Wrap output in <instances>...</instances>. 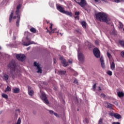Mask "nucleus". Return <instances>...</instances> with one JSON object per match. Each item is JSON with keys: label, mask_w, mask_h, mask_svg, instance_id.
Listing matches in <instances>:
<instances>
[{"label": "nucleus", "mask_w": 124, "mask_h": 124, "mask_svg": "<svg viewBox=\"0 0 124 124\" xmlns=\"http://www.w3.org/2000/svg\"><path fill=\"white\" fill-rule=\"evenodd\" d=\"M93 53L95 58H100V51L97 47H95L93 49Z\"/></svg>", "instance_id": "8"}, {"label": "nucleus", "mask_w": 124, "mask_h": 124, "mask_svg": "<svg viewBox=\"0 0 124 124\" xmlns=\"http://www.w3.org/2000/svg\"><path fill=\"white\" fill-rule=\"evenodd\" d=\"M107 54L108 58H110V57H111V54L109 52H108Z\"/></svg>", "instance_id": "41"}, {"label": "nucleus", "mask_w": 124, "mask_h": 124, "mask_svg": "<svg viewBox=\"0 0 124 124\" xmlns=\"http://www.w3.org/2000/svg\"><path fill=\"white\" fill-rule=\"evenodd\" d=\"M2 97L5 98V99H7V98H8V96L5 93H3L2 94Z\"/></svg>", "instance_id": "29"}, {"label": "nucleus", "mask_w": 124, "mask_h": 124, "mask_svg": "<svg viewBox=\"0 0 124 124\" xmlns=\"http://www.w3.org/2000/svg\"><path fill=\"white\" fill-rule=\"evenodd\" d=\"M124 1V0H114V2H116L117 3H119V2H122Z\"/></svg>", "instance_id": "31"}, {"label": "nucleus", "mask_w": 124, "mask_h": 124, "mask_svg": "<svg viewBox=\"0 0 124 124\" xmlns=\"http://www.w3.org/2000/svg\"><path fill=\"white\" fill-rule=\"evenodd\" d=\"M21 7H22V5H18L16 7V15H17V18H18L16 22V25L17 28L19 27V26L20 25V15H19V13H20V9H21Z\"/></svg>", "instance_id": "4"}, {"label": "nucleus", "mask_w": 124, "mask_h": 124, "mask_svg": "<svg viewBox=\"0 0 124 124\" xmlns=\"http://www.w3.org/2000/svg\"><path fill=\"white\" fill-rule=\"evenodd\" d=\"M93 91H95V89L96 88V83H94L93 86Z\"/></svg>", "instance_id": "32"}, {"label": "nucleus", "mask_w": 124, "mask_h": 124, "mask_svg": "<svg viewBox=\"0 0 124 124\" xmlns=\"http://www.w3.org/2000/svg\"><path fill=\"white\" fill-rule=\"evenodd\" d=\"M13 38H14V40H15V39H16V36H13Z\"/></svg>", "instance_id": "57"}, {"label": "nucleus", "mask_w": 124, "mask_h": 124, "mask_svg": "<svg viewBox=\"0 0 124 124\" xmlns=\"http://www.w3.org/2000/svg\"><path fill=\"white\" fill-rule=\"evenodd\" d=\"M49 112L51 115H53L55 112H54V111L52 110H49Z\"/></svg>", "instance_id": "37"}, {"label": "nucleus", "mask_w": 124, "mask_h": 124, "mask_svg": "<svg viewBox=\"0 0 124 124\" xmlns=\"http://www.w3.org/2000/svg\"><path fill=\"white\" fill-rule=\"evenodd\" d=\"M78 75V73L75 72L74 73V76H77Z\"/></svg>", "instance_id": "44"}, {"label": "nucleus", "mask_w": 124, "mask_h": 124, "mask_svg": "<svg viewBox=\"0 0 124 124\" xmlns=\"http://www.w3.org/2000/svg\"><path fill=\"white\" fill-rule=\"evenodd\" d=\"M112 124H120V122H116L112 123Z\"/></svg>", "instance_id": "47"}, {"label": "nucleus", "mask_w": 124, "mask_h": 124, "mask_svg": "<svg viewBox=\"0 0 124 124\" xmlns=\"http://www.w3.org/2000/svg\"><path fill=\"white\" fill-rule=\"evenodd\" d=\"M1 58H2V54L0 52V60L1 59Z\"/></svg>", "instance_id": "51"}, {"label": "nucleus", "mask_w": 124, "mask_h": 124, "mask_svg": "<svg viewBox=\"0 0 124 124\" xmlns=\"http://www.w3.org/2000/svg\"><path fill=\"white\" fill-rule=\"evenodd\" d=\"M1 113H2V110H1V111H0V114H1Z\"/></svg>", "instance_id": "59"}, {"label": "nucleus", "mask_w": 124, "mask_h": 124, "mask_svg": "<svg viewBox=\"0 0 124 124\" xmlns=\"http://www.w3.org/2000/svg\"><path fill=\"white\" fill-rule=\"evenodd\" d=\"M80 48L78 50V58L80 63H83L84 62V55L83 53L80 52Z\"/></svg>", "instance_id": "5"}, {"label": "nucleus", "mask_w": 124, "mask_h": 124, "mask_svg": "<svg viewBox=\"0 0 124 124\" xmlns=\"http://www.w3.org/2000/svg\"><path fill=\"white\" fill-rule=\"evenodd\" d=\"M26 39H27V41H28V42H23V41L22 40V44H23V45H24V46H29V45H31V44H35V43H34V42H33V41H30L31 40L30 39H29V38L28 37H26Z\"/></svg>", "instance_id": "10"}, {"label": "nucleus", "mask_w": 124, "mask_h": 124, "mask_svg": "<svg viewBox=\"0 0 124 124\" xmlns=\"http://www.w3.org/2000/svg\"><path fill=\"white\" fill-rule=\"evenodd\" d=\"M54 63H56V62H57V61L56 60V59H54Z\"/></svg>", "instance_id": "55"}, {"label": "nucleus", "mask_w": 124, "mask_h": 124, "mask_svg": "<svg viewBox=\"0 0 124 124\" xmlns=\"http://www.w3.org/2000/svg\"><path fill=\"white\" fill-rule=\"evenodd\" d=\"M98 89H99V91H101V88H100V87H98Z\"/></svg>", "instance_id": "58"}, {"label": "nucleus", "mask_w": 124, "mask_h": 124, "mask_svg": "<svg viewBox=\"0 0 124 124\" xmlns=\"http://www.w3.org/2000/svg\"><path fill=\"white\" fill-rule=\"evenodd\" d=\"M74 1L85 9V6L86 4H87L86 3V0H74Z\"/></svg>", "instance_id": "6"}, {"label": "nucleus", "mask_w": 124, "mask_h": 124, "mask_svg": "<svg viewBox=\"0 0 124 124\" xmlns=\"http://www.w3.org/2000/svg\"><path fill=\"white\" fill-rule=\"evenodd\" d=\"M100 97L101 98H105L106 95L104 93H101L100 95Z\"/></svg>", "instance_id": "35"}, {"label": "nucleus", "mask_w": 124, "mask_h": 124, "mask_svg": "<svg viewBox=\"0 0 124 124\" xmlns=\"http://www.w3.org/2000/svg\"><path fill=\"white\" fill-rule=\"evenodd\" d=\"M56 30H57V28H55V29L51 30V32H56V31H56Z\"/></svg>", "instance_id": "46"}, {"label": "nucleus", "mask_w": 124, "mask_h": 124, "mask_svg": "<svg viewBox=\"0 0 124 124\" xmlns=\"http://www.w3.org/2000/svg\"><path fill=\"white\" fill-rule=\"evenodd\" d=\"M117 95L119 97H123V96H124V93L123 92H118L117 93Z\"/></svg>", "instance_id": "19"}, {"label": "nucleus", "mask_w": 124, "mask_h": 124, "mask_svg": "<svg viewBox=\"0 0 124 124\" xmlns=\"http://www.w3.org/2000/svg\"><path fill=\"white\" fill-rule=\"evenodd\" d=\"M16 17H17V16H15L13 17V19H16Z\"/></svg>", "instance_id": "54"}, {"label": "nucleus", "mask_w": 124, "mask_h": 124, "mask_svg": "<svg viewBox=\"0 0 124 124\" xmlns=\"http://www.w3.org/2000/svg\"><path fill=\"white\" fill-rule=\"evenodd\" d=\"M100 62H101V66L102 68H105V63H104V60L102 57H101L100 58Z\"/></svg>", "instance_id": "13"}, {"label": "nucleus", "mask_w": 124, "mask_h": 124, "mask_svg": "<svg viewBox=\"0 0 124 124\" xmlns=\"http://www.w3.org/2000/svg\"><path fill=\"white\" fill-rule=\"evenodd\" d=\"M80 15V12H76L75 13V19H77L78 20H79V16Z\"/></svg>", "instance_id": "16"}, {"label": "nucleus", "mask_w": 124, "mask_h": 124, "mask_svg": "<svg viewBox=\"0 0 124 124\" xmlns=\"http://www.w3.org/2000/svg\"><path fill=\"white\" fill-rule=\"evenodd\" d=\"M60 60L61 61V62H62V61L64 60V59H63V57L61 56V57H60Z\"/></svg>", "instance_id": "45"}, {"label": "nucleus", "mask_w": 124, "mask_h": 124, "mask_svg": "<svg viewBox=\"0 0 124 124\" xmlns=\"http://www.w3.org/2000/svg\"><path fill=\"white\" fill-rule=\"evenodd\" d=\"M85 45L87 46L88 48H92L93 47V44L88 41L85 42Z\"/></svg>", "instance_id": "17"}, {"label": "nucleus", "mask_w": 124, "mask_h": 124, "mask_svg": "<svg viewBox=\"0 0 124 124\" xmlns=\"http://www.w3.org/2000/svg\"><path fill=\"white\" fill-rule=\"evenodd\" d=\"M40 97L44 103H46V104L47 105L49 104V101L47 99V97L46 96V95H45V93H42Z\"/></svg>", "instance_id": "9"}, {"label": "nucleus", "mask_w": 124, "mask_h": 124, "mask_svg": "<svg viewBox=\"0 0 124 124\" xmlns=\"http://www.w3.org/2000/svg\"><path fill=\"white\" fill-rule=\"evenodd\" d=\"M107 74H108V75H109V76H112V71H108Z\"/></svg>", "instance_id": "34"}, {"label": "nucleus", "mask_w": 124, "mask_h": 124, "mask_svg": "<svg viewBox=\"0 0 124 124\" xmlns=\"http://www.w3.org/2000/svg\"><path fill=\"white\" fill-rule=\"evenodd\" d=\"M119 26H120V29H122L123 28V23L119 22Z\"/></svg>", "instance_id": "40"}, {"label": "nucleus", "mask_w": 124, "mask_h": 124, "mask_svg": "<svg viewBox=\"0 0 124 124\" xmlns=\"http://www.w3.org/2000/svg\"><path fill=\"white\" fill-rule=\"evenodd\" d=\"M66 73V71L63 70H60L58 71L59 75H64Z\"/></svg>", "instance_id": "21"}, {"label": "nucleus", "mask_w": 124, "mask_h": 124, "mask_svg": "<svg viewBox=\"0 0 124 124\" xmlns=\"http://www.w3.org/2000/svg\"><path fill=\"white\" fill-rule=\"evenodd\" d=\"M49 22H47V23L48 24Z\"/></svg>", "instance_id": "64"}, {"label": "nucleus", "mask_w": 124, "mask_h": 124, "mask_svg": "<svg viewBox=\"0 0 124 124\" xmlns=\"http://www.w3.org/2000/svg\"><path fill=\"white\" fill-rule=\"evenodd\" d=\"M53 114H54V116H55V117H58V114L57 113H54Z\"/></svg>", "instance_id": "48"}, {"label": "nucleus", "mask_w": 124, "mask_h": 124, "mask_svg": "<svg viewBox=\"0 0 124 124\" xmlns=\"http://www.w3.org/2000/svg\"><path fill=\"white\" fill-rule=\"evenodd\" d=\"M30 31H31V32H33V33H35V32H36V30L34 28H31L30 29Z\"/></svg>", "instance_id": "28"}, {"label": "nucleus", "mask_w": 124, "mask_h": 124, "mask_svg": "<svg viewBox=\"0 0 124 124\" xmlns=\"http://www.w3.org/2000/svg\"><path fill=\"white\" fill-rule=\"evenodd\" d=\"M57 9L58 10V11H60L61 13H62L63 14H65V15H67V16H69L70 17H72V13L71 12H68L67 11L64 10V9L62 7L61 5H58L57 6Z\"/></svg>", "instance_id": "3"}, {"label": "nucleus", "mask_w": 124, "mask_h": 124, "mask_svg": "<svg viewBox=\"0 0 124 124\" xmlns=\"http://www.w3.org/2000/svg\"><path fill=\"white\" fill-rule=\"evenodd\" d=\"M0 50H1V46H0Z\"/></svg>", "instance_id": "61"}, {"label": "nucleus", "mask_w": 124, "mask_h": 124, "mask_svg": "<svg viewBox=\"0 0 124 124\" xmlns=\"http://www.w3.org/2000/svg\"><path fill=\"white\" fill-rule=\"evenodd\" d=\"M49 5H50V7H52V8L54 7V3H49Z\"/></svg>", "instance_id": "38"}, {"label": "nucleus", "mask_w": 124, "mask_h": 124, "mask_svg": "<svg viewBox=\"0 0 124 124\" xmlns=\"http://www.w3.org/2000/svg\"><path fill=\"white\" fill-rule=\"evenodd\" d=\"M77 111H79V109H77Z\"/></svg>", "instance_id": "63"}, {"label": "nucleus", "mask_w": 124, "mask_h": 124, "mask_svg": "<svg viewBox=\"0 0 124 124\" xmlns=\"http://www.w3.org/2000/svg\"><path fill=\"white\" fill-rule=\"evenodd\" d=\"M48 31H49V30H47V32H48Z\"/></svg>", "instance_id": "62"}, {"label": "nucleus", "mask_w": 124, "mask_h": 124, "mask_svg": "<svg viewBox=\"0 0 124 124\" xmlns=\"http://www.w3.org/2000/svg\"><path fill=\"white\" fill-rule=\"evenodd\" d=\"M61 62L63 65V66H64V67H66V66H67L68 65V62H67L65 59H64V60H62Z\"/></svg>", "instance_id": "15"}, {"label": "nucleus", "mask_w": 124, "mask_h": 124, "mask_svg": "<svg viewBox=\"0 0 124 124\" xmlns=\"http://www.w3.org/2000/svg\"><path fill=\"white\" fill-rule=\"evenodd\" d=\"M110 69L111 70H115V62H112V63L110 64Z\"/></svg>", "instance_id": "23"}, {"label": "nucleus", "mask_w": 124, "mask_h": 124, "mask_svg": "<svg viewBox=\"0 0 124 124\" xmlns=\"http://www.w3.org/2000/svg\"><path fill=\"white\" fill-rule=\"evenodd\" d=\"M120 55H121V57L124 59V50L121 52Z\"/></svg>", "instance_id": "33"}, {"label": "nucleus", "mask_w": 124, "mask_h": 124, "mask_svg": "<svg viewBox=\"0 0 124 124\" xmlns=\"http://www.w3.org/2000/svg\"><path fill=\"white\" fill-rule=\"evenodd\" d=\"M110 35H117V31L115 30V27H113L112 29L109 31Z\"/></svg>", "instance_id": "12"}, {"label": "nucleus", "mask_w": 124, "mask_h": 124, "mask_svg": "<svg viewBox=\"0 0 124 124\" xmlns=\"http://www.w3.org/2000/svg\"><path fill=\"white\" fill-rule=\"evenodd\" d=\"M85 121L86 124H88L89 123V119H88V118H85Z\"/></svg>", "instance_id": "43"}, {"label": "nucleus", "mask_w": 124, "mask_h": 124, "mask_svg": "<svg viewBox=\"0 0 124 124\" xmlns=\"http://www.w3.org/2000/svg\"><path fill=\"white\" fill-rule=\"evenodd\" d=\"M19 92H20V89L18 88H16L13 89V93H18Z\"/></svg>", "instance_id": "22"}, {"label": "nucleus", "mask_w": 124, "mask_h": 124, "mask_svg": "<svg viewBox=\"0 0 124 124\" xmlns=\"http://www.w3.org/2000/svg\"><path fill=\"white\" fill-rule=\"evenodd\" d=\"M95 44L96 45H99V42H98V41H97V40H96L95 41Z\"/></svg>", "instance_id": "39"}, {"label": "nucleus", "mask_w": 124, "mask_h": 124, "mask_svg": "<svg viewBox=\"0 0 124 124\" xmlns=\"http://www.w3.org/2000/svg\"><path fill=\"white\" fill-rule=\"evenodd\" d=\"M14 13V11H12V12L10 14V17H9V22L10 23L12 21V18L13 17V13Z\"/></svg>", "instance_id": "24"}, {"label": "nucleus", "mask_w": 124, "mask_h": 124, "mask_svg": "<svg viewBox=\"0 0 124 124\" xmlns=\"http://www.w3.org/2000/svg\"><path fill=\"white\" fill-rule=\"evenodd\" d=\"M60 34H61V36H62V33H60Z\"/></svg>", "instance_id": "60"}, {"label": "nucleus", "mask_w": 124, "mask_h": 124, "mask_svg": "<svg viewBox=\"0 0 124 124\" xmlns=\"http://www.w3.org/2000/svg\"><path fill=\"white\" fill-rule=\"evenodd\" d=\"M81 25L83 27V28H86L87 27V23H86L85 21H83L81 22Z\"/></svg>", "instance_id": "26"}, {"label": "nucleus", "mask_w": 124, "mask_h": 124, "mask_svg": "<svg viewBox=\"0 0 124 124\" xmlns=\"http://www.w3.org/2000/svg\"><path fill=\"white\" fill-rule=\"evenodd\" d=\"M34 65L37 67V69L38 70L37 73H42V70L38 63L36 62H34Z\"/></svg>", "instance_id": "11"}, {"label": "nucleus", "mask_w": 124, "mask_h": 124, "mask_svg": "<svg viewBox=\"0 0 124 124\" xmlns=\"http://www.w3.org/2000/svg\"><path fill=\"white\" fill-rule=\"evenodd\" d=\"M113 115H114V117L116 119H118V120L121 119V118H122V116H121V115H120L119 114H118V113H114Z\"/></svg>", "instance_id": "18"}, {"label": "nucleus", "mask_w": 124, "mask_h": 124, "mask_svg": "<svg viewBox=\"0 0 124 124\" xmlns=\"http://www.w3.org/2000/svg\"><path fill=\"white\" fill-rule=\"evenodd\" d=\"M30 49H31V46H29V47H28L27 48V50H30Z\"/></svg>", "instance_id": "52"}, {"label": "nucleus", "mask_w": 124, "mask_h": 124, "mask_svg": "<svg viewBox=\"0 0 124 124\" xmlns=\"http://www.w3.org/2000/svg\"><path fill=\"white\" fill-rule=\"evenodd\" d=\"M16 58L20 62H24L26 60V56L24 54H18L16 55Z\"/></svg>", "instance_id": "7"}, {"label": "nucleus", "mask_w": 124, "mask_h": 124, "mask_svg": "<svg viewBox=\"0 0 124 124\" xmlns=\"http://www.w3.org/2000/svg\"><path fill=\"white\" fill-rule=\"evenodd\" d=\"M12 33V29H10L9 31V34H11Z\"/></svg>", "instance_id": "49"}, {"label": "nucleus", "mask_w": 124, "mask_h": 124, "mask_svg": "<svg viewBox=\"0 0 124 124\" xmlns=\"http://www.w3.org/2000/svg\"><path fill=\"white\" fill-rule=\"evenodd\" d=\"M69 63H72V61H69Z\"/></svg>", "instance_id": "56"}, {"label": "nucleus", "mask_w": 124, "mask_h": 124, "mask_svg": "<svg viewBox=\"0 0 124 124\" xmlns=\"http://www.w3.org/2000/svg\"><path fill=\"white\" fill-rule=\"evenodd\" d=\"M33 90H29L28 91V93L29 94V95H30L31 96H32V95H33Z\"/></svg>", "instance_id": "27"}, {"label": "nucleus", "mask_w": 124, "mask_h": 124, "mask_svg": "<svg viewBox=\"0 0 124 124\" xmlns=\"http://www.w3.org/2000/svg\"><path fill=\"white\" fill-rule=\"evenodd\" d=\"M2 78L4 80V81H8V79H9V76L6 74H3Z\"/></svg>", "instance_id": "14"}, {"label": "nucleus", "mask_w": 124, "mask_h": 124, "mask_svg": "<svg viewBox=\"0 0 124 124\" xmlns=\"http://www.w3.org/2000/svg\"><path fill=\"white\" fill-rule=\"evenodd\" d=\"M11 91V88L9 86H7L6 88L5 92H10Z\"/></svg>", "instance_id": "30"}, {"label": "nucleus", "mask_w": 124, "mask_h": 124, "mask_svg": "<svg viewBox=\"0 0 124 124\" xmlns=\"http://www.w3.org/2000/svg\"><path fill=\"white\" fill-rule=\"evenodd\" d=\"M95 2H98V3H100L101 1H103L104 2H105L106 3H107L108 2V0H94Z\"/></svg>", "instance_id": "20"}, {"label": "nucleus", "mask_w": 124, "mask_h": 124, "mask_svg": "<svg viewBox=\"0 0 124 124\" xmlns=\"http://www.w3.org/2000/svg\"><path fill=\"white\" fill-rule=\"evenodd\" d=\"M8 67L10 69L11 75L12 78L15 77L16 75V63L14 60H12L8 65Z\"/></svg>", "instance_id": "2"}, {"label": "nucleus", "mask_w": 124, "mask_h": 124, "mask_svg": "<svg viewBox=\"0 0 124 124\" xmlns=\"http://www.w3.org/2000/svg\"><path fill=\"white\" fill-rule=\"evenodd\" d=\"M52 26H53V24H50V27H49V28H50V29L51 31H52Z\"/></svg>", "instance_id": "50"}, {"label": "nucleus", "mask_w": 124, "mask_h": 124, "mask_svg": "<svg viewBox=\"0 0 124 124\" xmlns=\"http://www.w3.org/2000/svg\"><path fill=\"white\" fill-rule=\"evenodd\" d=\"M96 18L100 22H104L106 24H109V21H111V18L108 16V14L105 13H98L96 15Z\"/></svg>", "instance_id": "1"}, {"label": "nucleus", "mask_w": 124, "mask_h": 124, "mask_svg": "<svg viewBox=\"0 0 124 124\" xmlns=\"http://www.w3.org/2000/svg\"><path fill=\"white\" fill-rule=\"evenodd\" d=\"M108 108H109V109H111V108H112V104H108Z\"/></svg>", "instance_id": "36"}, {"label": "nucleus", "mask_w": 124, "mask_h": 124, "mask_svg": "<svg viewBox=\"0 0 124 124\" xmlns=\"http://www.w3.org/2000/svg\"><path fill=\"white\" fill-rule=\"evenodd\" d=\"M115 113H110V116H114V114Z\"/></svg>", "instance_id": "53"}, {"label": "nucleus", "mask_w": 124, "mask_h": 124, "mask_svg": "<svg viewBox=\"0 0 124 124\" xmlns=\"http://www.w3.org/2000/svg\"><path fill=\"white\" fill-rule=\"evenodd\" d=\"M119 43L120 45H121V47H123V48H124V41L120 40L119 41Z\"/></svg>", "instance_id": "25"}, {"label": "nucleus", "mask_w": 124, "mask_h": 124, "mask_svg": "<svg viewBox=\"0 0 124 124\" xmlns=\"http://www.w3.org/2000/svg\"><path fill=\"white\" fill-rule=\"evenodd\" d=\"M74 83L75 84H78V81L77 80V79H75V80L74 81Z\"/></svg>", "instance_id": "42"}]
</instances>
